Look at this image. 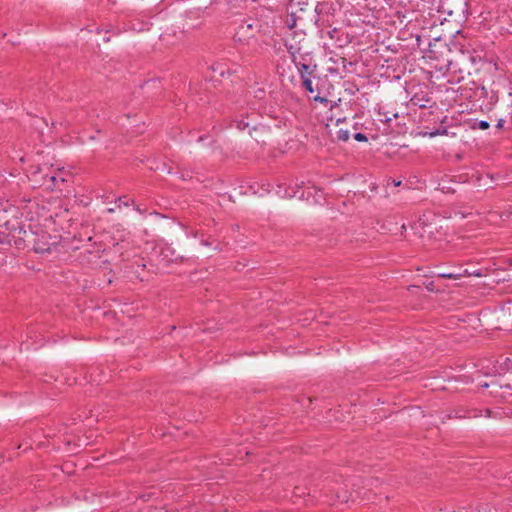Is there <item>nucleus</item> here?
I'll list each match as a JSON object with an SVG mask.
<instances>
[{"label": "nucleus", "instance_id": "19", "mask_svg": "<svg viewBox=\"0 0 512 512\" xmlns=\"http://www.w3.org/2000/svg\"><path fill=\"white\" fill-rule=\"evenodd\" d=\"M237 128L240 129V130H243L245 128H247L249 126V123L248 122H244L243 120L241 121H237Z\"/></svg>", "mask_w": 512, "mask_h": 512}, {"label": "nucleus", "instance_id": "28", "mask_svg": "<svg viewBox=\"0 0 512 512\" xmlns=\"http://www.w3.org/2000/svg\"><path fill=\"white\" fill-rule=\"evenodd\" d=\"M472 275L476 276V277H481L482 276V273L480 271H474L472 273Z\"/></svg>", "mask_w": 512, "mask_h": 512}, {"label": "nucleus", "instance_id": "11", "mask_svg": "<svg viewBox=\"0 0 512 512\" xmlns=\"http://www.w3.org/2000/svg\"><path fill=\"white\" fill-rule=\"evenodd\" d=\"M438 277L445 279L457 280L463 277V274L458 273H439Z\"/></svg>", "mask_w": 512, "mask_h": 512}, {"label": "nucleus", "instance_id": "34", "mask_svg": "<svg viewBox=\"0 0 512 512\" xmlns=\"http://www.w3.org/2000/svg\"><path fill=\"white\" fill-rule=\"evenodd\" d=\"M258 92H259V93L257 94V97H260V96H261V94H263V93H264V91H263V90H259Z\"/></svg>", "mask_w": 512, "mask_h": 512}, {"label": "nucleus", "instance_id": "33", "mask_svg": "<svg viewBox=\"0 0 512 512\" xmlns=\"http://www.w3.org/2000/svg\"><path fill=\"white\" fill-rule=\"evenodd\" d=\"M258 92H259V93L257 94V97H260V96H261V94H263V93H264V91H263V90H259Z\"/></svg>", "mask_w": 512, "mask_h": 512}, {"label": "nucleus", "instance_id": "26", "mask_svg": "<svg viewBox=\"0 0 512 512\" xmlns=\"http://www.w3.org/2000/svg\"><path fill=\"white\" fill-rule=\"evenodd\" d=\"M504 123H505V120H503V119H499V120H498V123H497V125H496V127H497L498 129H500V128H502V127H503Z\"/></svg>", "mask_w": 512, "mask_h": 512}, {"label": "nucleus", "instance_id": "1", "mask_svg": "<svg viewBox=\"0 0 512 512\" xmlns=\"http://www.w3.org/2000/svg\"><path fill=\"white\" fill-rule=\"evenodd\" d=\"M17 234H25V228L17 216V210L13 208L0 212V244L13 242L16 248H22L25 239H21Z\"/></svg>", "mask_w": 512, "mask_h": 512}, {"label": "nucleus", "instance_id": "5", "mask_svg": "<svg viewBox=\"0 0 512 512\" xmlns=\"http://www.w3.org/2000/svg\"><path fill=\"white\" fill-rule=\"evenodd\" d=\"M296 66L302 81L304 79H310V76L315 72L317 67L316 65L311 66L310 64H307L305 56H301V60H298V65Z\"/></svg>", "mask_w": 512, "mask_h": 512}, {"label": "nucleus", "instance_id": "12", "mask_svg": "<svg viewBox=\"0 0 512 512\" xmlns=\"http://www.w3.org/2000/svg\"><path fill=\"white\" fill-rule=\"evenodd\" d=\"M300 19L299 17H296L295 14H291L287 20H286V25L288 26V28L290 29H293L296 27V23H297V20Z\"/></svg>", "mask_w": 512, "mask_h": 512}, {"label": "nucleus", "instance_id": "37", "mask_svg": "<svg viewBox=\"0 0 512 512\" xmlns=\"http://www.w3.org/2000/svg\"><path fill=\"white\" fill-rule=\"evenodd\" d=\"M204 139V136L199 137V141H202Z\"/></svg>", "mask_w": 512, "mask_h": 512}, {"label": "nucleus", "instance_id": "17", "mask_svg": "<svg viewBox=\"0 0 512 512\" xmlns=\"http://www.w3.org/2000/svg\"><path fill=\"white\" fill-rule=\"evenodd\" d=\"M312 99L315 101V102H320V103H324V104H327L328 103V99L325 98V97H321L320 95H315L312 97Z\"/></svg>", "mask_w": 512, "mask_h": 512}, {"label": "nucleus", "instance_id": "22", "mask_svg": "<svg viewBox=\"0 0 512 512\" xmlns=\"http://www.w3.org/2000/svg\"><path fill=\"white\" fill-rule=\"evenodd\" d=\"M49 169H50L49 167H42V173L41 174H37V179L43 180V177L47 173V172H45V170H49Z\"/></svg>", "mask_w": 512, "mask_h": 512}, {"label": "nucleus", "instance_id": "36", "mask_svg": "<svg viewBox=\"0 0 512 512\" xmlns=\"http://www.w3.org/2000/svg\"><path fill=\"white\" fill-rule=\"evenodd\" d=\"M344 120H345V118L344 119H337L336 124H339L340 122H342Z\"/></svg>", "mask_w": 512, "mask_h": 512}, {"label": "nucleus", "instance_id": "35", "mask_svg": "<svg viewBox=\"0 0 512 512\" xmlns=\"http://www.w3.org/2000/svg\"><path fill=\"white\" fill-rule=\"evenodd\" d=\"M107 212H108V213H113V212H114V209H113V208H108V209H107Z\"/></svg>", "mask_w": 512, "mask_h": 512}, {"label": "nucleus", "instance_id": "6", "mask_svg": "<svg viewBox=\"0 0 512 512\" xmlns=\"http://www.w3.org/2000/svg\"><path fill=\"white\" fill-rule=\"evenodd\" d=\"M491 386H492V391H491V394L495 397H501L503 398L504 400H507V397L506 395L504 394V392H502L503 389H506V390H512V386L507 383V384H501V383H498L496 381H493L491 383Z\"/></svg>", "mask_w": 512, "mask_h": 512}, {"label": "nucleus", "instance_id": "4", "mask_svg": "<svg viewBox=\"0 0 512 512\" xmlns=\"http://www.w3.org/2000/svg\"><path fill=\"white\" fill-rule=\"evenodd\" d=\"M481 410H478L476 408H465V407H458L454 409L451 414L448 415L449 418H457V419H463V418H477L481 416L482 414Z\"/></svg>", "mask_w": 512, "mask_h": 512}, {"label": "nucleus", "instance_id": "23", "mask_svg": "<svg viewBox=\"0 0 512 512\" xmlns=\"http://www.w3.org/2000/svg\"><path fill=\"white\" fill-rule=\"evenodd\" d=\"M426 285V288L429 290V291H435V286H434V281H430L428 283H425Z\"/></svg>", "mask_w": 512, "mask_h": 512}, {"label": "nucleus", "instance_id": "15", "mask_svg": "<svg viewBox=\"0 0 512 512\" xmlns=\"http://www.w3.org/2000/svg\"><path fill=\"white\" fill-rule=\"evenodd\" d=\"M302 85L303 87L306 89V91H308L309 93L313 94L314 93V88L312 86V81L311 79H304L302 81Z\"/></svg>", "mask_w": 512, "mask_h": 512}, {"label": "nucleus", "instance_id": "3", "mask_svg": "<svg viewBox=\"0 0 512 512\" xmlns=\"http://www.w3.org/2000/svg\"><path fill=\"white\" fill-rule=\"evenodd\" d=\"M262 24L257 19H245L236 28L233 39L236 43L247 44L261 31Z\"/></svg>", "mask_w": 512, "mask_h": 512}, {"label": "nucleus", "instance_id": "2", "mask_svg": "<svg viewBox=\"0 0 512 512\" xmlns=\"http://www.w3.org/2000/svg\"><path fill=\"white\" fill-rule=\"evenodd\" d=\"M27 173L28 178L33 182L34 186L45 187L47 190H60V183L66 181L65 178L56 173H46L43 180L37 179V174L42 173L41 166H31L29 170H27Z\"/></svg>", "mask_w": 512, "mask_h": 512}, {"label": "nucleus", "instance_id": "10", "mask_svg": "<svg viewBox=\"0 0 512 512\" xmlns=\"http://www.w3.org/2000/svg\"><path fill=\"white\" fill-rule=\"evenodd\" d=\"M349 131L348 130H343V129H339L337 132H336V138L337 140L339 141H343V142H346L348 139H349Z\"/></svg>", "mask_w": 512, "mask_h": 512}, {"label": "nucleus", "instance_id": "25", "mask_svg": "<svg viewBox=\"0 0 512 512\" xmlns=\"http://www.w3.org/2000/svg\"><path fill=\"white\" fill-rule=\"evenodd\" d=\"M322 6H323V5H322V4H320V3H318V4L316 5V7H315V12H316L317 14H320V13L322 12V8H321Z\"/></svg>", "mask_w": 512, "mask_h": 512}, {"label": "nucleus", "instance_id": "20", "mask_svg": "<svg viewBox=\"0 0 512 512\" xmlns=\"http://www.w3.org/2000/svg\"><path fill=\"white\" fill-rule=\"evenodd\" d=\"M411 101L413 102V104H415V105H419L421 108H424V107H425V104H421V103H420V102H421V99H419V98L417 97V95H415V96L411 99Z\"/></svg>", "mask_w": 512, "mask_h": 512}, {"label": "nucleus", "instance_id": "7", "mask_svg": "<svg viewBox=\"0 0 512 512\" xmlns=\"http://www.w3.org/2000/svg\"><path fill=\"white\" fill-rule=\"evenodd\" d=\"M286 48H287L288 53L290 54L291 61H292L295 65H298V58H297V54H299V53H300V51H301V46H299V45H294V44H286Z\"/></svg>", "mask_w": 512, "mask_h": 512}, {"label": "nucleus", "instance_id": "30", "mask_svg": "<svg viewBox=\"0 0 512 512\" xmlns=\"http://www.w3.org/2000/svg\"><path fill=\"white\" fill-rule=\"evenodd\" d=\"M485 416L486 417H490L491 416V410L490 409H485Z\"/></svg>", "mask_w": 512, "mask_h": 512}, {"label": "nucleus", "instance_id": "8", "mask_svg": "<svg viewBox=\"0 0 512 512\" xmlns=\"http://www.w3.org/2000/svg\"><path fill=\"white\" fill-rule=\"evenodd\" d=\"M18 235L21 237V239L22 238L25 239L23 247L21 249L29 248L31 242L35 240V233L31 230L25 229V234H18Z\"/></svg>", "mask_w": 512, "mask_h": 512}, {"label": "nucleus", "instance_id": "21", "mask_svg": "<svg viewBox=\"0 0 512 512\" xmlns=\"http://www.w3.org/2000/svg\"><path fill=\"white\" fill-rule=\"evenodd\" d=\"M123 198H124V197H119V198H118V202L120 203V204H119V207H121V204H123L124 206H128V205H129V203H130V201H131V202H133V200H131V199H127V200L125 201V200H123Z\"/></svg>", "mask_w": 512, "mask_h": 512}, {"label": "nucleus", "instance_id": "9", "mask_svg": "<svg viewBox=\"0 0 512 512\" xmlns=\"http://www.w3.org/2000/svg\"><path fill=\"white\" fill-rule=\"evenodd\" d=\"M30 246L37 253H44V252H48L50 250V248L45 247L44 244L42 245V244L37 243L36 239L31 242Z\"/></svg>", "mask_w": 512, "mask_h": 512}, {"label": "nucleus", "instance_id": "27", "mask_svg": "<svg viewBox=\"0 0 512 512\" xmlns=\"http://www.w3.org/2000/svg\"><path fill=\"white\" fill-rule=\"evenodd\" d=\"M401 183H402V181H401V180H398V181L393 180V185H394L395 187L400 186V185H401Z\"/></svg>", "mask_w": 512, "mask_h": 512}, {"label": "nucleus", "instance_id": "13", "mask_svg": "<svg viewBox=\"0 0 512 512\" xmlns=\"http://www.w3.org/2000/svg\"><path fill=\"white\" fill-rule=\"evenodd\" d=\"M148 23H135V22H132V25H131V29L133 30H136V31H144V30H148Z\"/></svg>", "mask_w": 512, "mask_h": 512}, {"label": "nucleus", "instance_id": "14", "mask_svg": "<svg viewBox=\"0 0 512 512\" xmlns=\"http://www.w3.org/2000/svg\"><path fill=\"white\" fill-rule=\"evenodd\" d=\"M490 127V124L488 121L482 120L478 123H474L472 128L473 129H481V130H487Z\"/></svg>", "mask_w": 512, "mask_h": 512}, {"label": "nucleus", "instance_id": "31", "mask_svg": "<svg viewBox=\"0 0 512 512\" xmlns=\"http://www.w3.org/2000/svg\"><path fill=\"white\" fill-rule=\"evenodd\" d=\"M490 385L488 383L481 384V387L488 388Z\"/></svg>", "mask_w": 512, "mask_h": 512}, {"label": "nucleus", "instance_id": "29", "mask_svg": "<svg viewBox=\"0 0 512 512\" xmlns=\"http://www.w3.org/2000/svg\"><path fill=\"white\" fill-rule=\"evenodd\" d=\"M462 274H463V277H464V276H470V275H472V273H470L467 269H465V270L463 271V273H462Z\"/></svg>", "mask_w": 512, "mask_h": 512}, {"label": "nucleus", "instance_id": "32", "mask_svg": "<svg viewBox=\"0 0 512 512\" xmlns=\"http://www.w3.org/2000/svg\"><path fill=\"white\" fill-rule=\"evenodd\" d=\"M258 92H259V93L257 94V97H260V96H261V94H263V93H264V91H263V90H259Z\"/></svg>", "mask_w": 512, "mask_h": 512}, {"label": "nucleus", "instance_id": "24", "mask_svg": "<svg viewBox=\"0 0 512 512\" xmlns=\"http://www.w3.org/2000/svg\"><path fill=\"white\" fill-rule=\"evenodd\" d=\"M504 364H505L507 370L512 369V361L509 358H506Z\"/></svg>", "mask_w": 512, "mask_h": 512}, {"label": "nucleus", "instance_id": "18", "mask_svg": "<svg viewBox=\"0 0 512 512\" xmlns=\"http://www.w3.org/2000/svg\"><path fill=\"white\" fill-rule=\"evenodd\" d=\"M336 498H337V500H338L339 502H341V503H346V502H348V496L346 495V492H345L343 495H341V494L337 493V494H336Z\"/></svg>", "mask_w": 512, "mask_h": 512}, {"label": "nucleus", "instance_id": "16", "mask_svg": "<svg viewBox=\"0 0 512 512\" xmlns=\"http://www.w3.org/2000/svg\"><path fill=\"white\" fill-rule=\"evenodd\" d=\"M354 139L358 142H366L367 141V136L363 133H356L354 135Z\"/></svg>", "mask_w": 512, "mask_h": 512}]
</instances>
